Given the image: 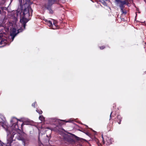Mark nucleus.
<instances>
[{
	"mask_svg": "<svg viewBox=\"0 0 146 146\" xmlns=\"http://www.w3.org/2000/svg\"><path fill=\"white\" fill-rule=\"evenodd\" d=\"M3 9V8L1 7H0V14H1V10L2 9Z\"/></svg>",
	"mask_w": 146,
	"mask_h": 146,
	"instance_id": "obj_18",
	"label": "nucleus"
},
{
	"mask_svg": "<svg viewBox=\"0 0 146 146\" xmlns=\"http://www.w3.org/2000/svg\"><path fill=\"white\" fill-rule=\"evenodd\" d=\"M99 48L101 50H102L105 48V46H100Z\"/></svg>",
	"mask_w": 146,
	"mask_h": 146,
	"instance_id": "obj_16",
	"label": "nucleus"
},
{
	"mask_svg": "<svg viewBox=\"0 0 146 146\" xmlns=\"http://www.w3.org/2000/svg\"><path fill=\"white\" fill-rule=\"evenodd\" d=\"M24 125L23 123H22L21 125V127H22Z\"/></svg>",
	"mask_w": 146,
	"mask_h": 146,
	"instance_id": "obj_20",
	"label": "nucleus"
},
{
	"mask_svg": "<svg viewBox=\"0 0 146 146\" xmlns=\"http://www.w3.org/2000/svg\"><path fill=\"white\" fill-rule=\"evenodd\" d=\"M11 129L13 131H16L19 129V127L17 124L16 123H13L12 126H11Z\"/></svg>",
	"mask_w": 146,
	"mask_h": 146,
	"instance_id": "obj_5",
	"label": "nucleus"
},
{
	"mask_svg": "<svg viewBox=\"0 0 146 146\" xmlns=\"http://www.w3.org/2000/svg\"><path fill=\"white\" fill-rule=\"evenodd\" d=\"M23 31V29L22 27H20V28L17 30V33L22 32Z\"/></svg>",
	"mask_w": 146,
	"mask_h": 146,
	"instance_id": "obj_14",
	"label": "nucleus"
},
{
	"mask_svg": "<svg viewBox=\"0 0 146 146\" xmlns=\"http://www.w3.org/2000/svg\"><path fill=\"white\" fill-rule=\"evenodd\" d=\"M49 11H50V13H52L53 11L51 9H50Z\"/></svg>",
	"mask_w": 146,
	"mask_h": 146,
	"instance_id": "obj_19",
	"label": "nucleus"
},
{
	"mask_svg": "<svg viewBox=\"0 0 146 146\" xmlns=\"http://www.w3.org/2000/svg\"><path fill=\"white\" fill-rule=\"evenodd\" d=\"M47 25L50 27H51L52 26V22L50 21H46Z\"/></svg>",
	"mask_w": 146,
	"mask_h": 146,
	"instance_id": "obj_11",
	"label": "nucleus"
},
{
	"mask_svg": "<svg viewBox=\"0 0 146 146\" xmlns=\"http://www.w3.org/2000/svg\"><path fill=\"white\" fill-rule=\"evenodd\" d=\"M36 111L39 114H41L42 113V111L40 109H36Z\"/></svg>",
	"mask_w": 146,
	"mask_h": 146,
	"instance_id": "obj_13",
	"label": "nucleus"
},
{
	"mask_svg": "<svg viewBox=\"0 0 146 146\" xmlns=\"http://www.w3.org/2000/svg\"><path fill=\"white\" fill-rule=\"evenodd\" d=\"M55 23H55V22H53V24H54V25H55V26H56Z\"/></svg>",
	"mask_w": 146,
	"mask_h": 146,
	"instance_id": "obj_21",
	"label": "nucleus"
},
{
	"mask_svg": "<svg viewBox=\"0 0 146 146\" xmlns=\"http://www.w3.org/2000/svg\"><path fill=\"white\" fill-rule=\"evenodd\" d=\"M36 104V102H35L32 104V106L35 108V105Z\"/></svg>",
	"mask_w": 146,
	"mask_h": 146,
	"instance_id": "obj_17",
	"label": "nucleus"
},
{
	"mask_svg": "<svg viewBox=\"0 0 146 146\" xmlns=\"http://www.w3.org/2000/svg\"><path fill=\"white\" fill-rule=\"evenodd\" d=\"M33 10L31 6L25 7L23 12H21L20 14L21 16L20 22L22 24V26L23 27L24 29H25L26 23L28 21L27 18L29 16L30 14H32Z\"/></svg>",
	"mask_w": 146,
	"mask_h": 146,
	"instance_id": "obj_1",
	"label": "nucleus"
},
{
	"mask_svg": "<svg viewBox=\"0 0 146 146\" xmlns=\"http://www.w3.org/2000/svg\"><path fill=\"white\" fill-rule=\"evenodd\" d=\"M117 4L119 5L121 10H122L124 8V5L127 4V2L126 0L122 1L121 0H116Z\"/></svg>",
	"mask_w": 146,
	"mask_h": 146,
	"instance_id": "obj_2",
	"label": "nucleus"
},
{
	"mask_svg": "<svg viewBox=\"0 0 146 146\" xmlns=\"http://www.w3.org/2000/svg\"><path fill=\"white\" fill-rule=\"evenodd\" d=\"M55 0H48V3L49 5H52L54 4Z\"/></svg>",
	"mask_w": 146,
	"mask_h": 146,
	"instance_id": "obj_12",
	"label": "nucleus"
},
{
	"mask_svg": "<svg viewBox=\"0 0 146 146\" xmlns=\"http://www.w3.org/2000/svg\"><path fill=\"white\" fill-rule=\"evenodd\" d=\"M7 40L3 38V36L2 35H0V44H6Z\"/></svg>",
	"mask_w": 146,
	"mask_h": 146,
	"instance_id": "obj_4",
	"label": "nucleus"
},
{
	"mask_svg": "<svg viewBox=\"0 0 146 146\" xmlns=\"http://www.w3.org/2000/svg\"><path fill=\"white\" fill-rule=\"evenodd\" d=\"M72 135V137L76 141H81L82 140H84V139H83L82 138H80L79 137H78L76 136L75 135L73 134H71Z\"/></svg>",
	"mask_w": 146,
	"mask_h": 146,
	"instance_id": "obj_6",
	"label": "nucleus"
},
{
	"mask_svg": "<svg viewBox=\"0 0 146 146\" xmlns=\"http://www.w3.org/2000/svg\"><path fill=\"white\" fill-rule=\"evenodd\" d=\"M121 11L122 13V14H124L125 15L127 13V12L125 10H124L123 9L122 10H121Z\"/></svg>",
	"mask_w": 146,
	"mask_h": 146,
	"instance_id": "obj_15",
	"label": "nucleus"
},
{
	"mask_svg": "<svg viewBox=\"0 0 146 146\" xmlns=\"http://www.w3.org/2000/svg\"><path fill=\"white\" fill-rule=\"evenodd\" d=\"M112 113V112H111V114L110 115V118H111V113Z\"/></svg>",
	"mask_w": 146,
	"mask_h": 146,
	"instance_id": "obj_23",
	"label": "nucleus"
},
{
	"mask_svg": "<svg viewBox=\"0 0 146 146\" xmlns=\"http://www.w3.org/2000/svg\"><path fill=\"white\" fill-rule=\"evenodd\" d=\"M41 116H40L39 117V119H41L40 118H41Z\"/></svg>",
	"mask_w": 146,
	"mask_h": 146,
	"instance_id": "obj_22",
	"label": "nucleus"
},
{
	"mask_svg": "<svg viewBox=\"0 0 146 146\" xmlns=\"http://www.w3.org/2000/svg\"><path fill=\"white\" fill-rule=\"evenodd\" d=\"M16 29H13V30L12 31V33L11 34V35L13 36L12 39L13 40L15 37V36H16V35H17V33H16Z\"/></svg>",
	"mask_w": 146,
	"mask_h": 146,
	"instance_id": "obj_8",
	"label": "nucleus"
},
{
	"mask_svg": "<svg viewBox=\"0 0 146 146\" xmlns=\"http://www.w3.org/2000/svg\"><path fill=\"white\" fill-rule=\"evenodd\" d=\"M20 1L22 2V0H19Z\"/></svg>",
	"mask_w": 146,
	"mask_h": 146,
	"instance_id": "obj_24",
	"label": "nucleus"
},
{
	"mask_svg": "<svg viewBox=\"0 0 146 146\" xmlns=\"http://www.w3.org/2000/svg\"><path fill=\"white\" fill-rule=\"evenodd\" d=\"M122 119V117L120 115H118L117 117L115 118L116 120H117V121L119 124H121Z\"/></svg>",
	"mask_w": 146,
	"mask_h": 146,
	"instance_id": "obj_7",
	"label": "nucleus"
},
{
	"mask_svg": "<svg viewBox=\"0 0 146 146\" xmlns=\"http://www.w3.org/2000/svg\"><path fill=\"white\" fill-rule=\"evenodd\" d=\"M38 140L39 139V137H38Z\"/></svg>",
	"mask_w": 146,
	"mask_h": 146,
	"instance_id": "obj_25",
	"label": "nucleus"
},
{
	"mask_svg": "<svg viewBox=\"0 0 146 146\" xmlns=\"http://www.w3.org/2000/svg\"><path fill=\"white\" fill-rule=\"evenodd\" d=\"M13 135H12L11 136V137L9 139V140L10 141V142L11 143L13 141V138L14 137V135L15 134V132H13Z\"/></svg>",
	"mask_w": 146,
	"mask_h": 146,
	"instance_id": "obj_10",
	"label": "nucleus"
},
{
	"mask_svg": "<svg viewBox=\"0 0 146 146\" xmlns=\"http://www.w3.org/2000/svg\"><path fill=\"white\" fill-rule=\"evenodd\" d=\"M32 3L30 1V0H26L25 3V7L28 6L29 5L30 6Z\"/></svg>",
	"mask_w": 146,
	"mask_h": 146,
	"instance_id": "obj_9",
	"label": "nucleus"
},
{
	"mask_svg": "<svg viewBox=\"0 0 146 146\" xmlns=\"http://www.w3.org/2000/svg\"><path fill=\"white\" fill-rule=\"evenodd\" d=\"M102 138L103 139V141L104 142V143L105 141L104 140V139H105V143L107 145H109L112 143V141L113 140V139L110 138L106 136L103 137L102 136Z\"/></svg>",
	"mask_w": 146,
	"mask_h": 146,
	"instance_id": "obj_3",
	"label": "nucleus"
}]
</instances>
